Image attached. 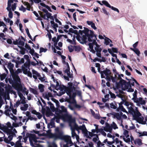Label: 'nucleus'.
<instances>
[{
    "label": "nucleus",
    "mask_w": 147,
    "mask_h": 147,
    "mask_svg": "<svg viewBox=\"0 0 147 147\" xmlns=\"http://www.w3.org/2000/svg\"><path fill=\"white\" fill-rule=\"evenodd\" d=\"M84 34L83 35L82 37L80 36V35H77L76 37L77 40L82 44L86 43L87 38L89 42H92L93 41L92 39L96 35L94 34V32L91 30H89V31H88L86 34Z\"/></svg>",
    "instance_id": "obj_1"
},
{
    "label": "nucleus",
    "mask_w": 147,
    "mask_h": 147,
    "mask_svg": "<svg viewBox=\"0 0 147 147\" xmlns=\"http://www.w3.org/2000/svg\"><path fill=\"white\" fill-rule=\"evenodd\" d=\"M66 118L67 120L69 122V126L71 127L72 137L73 138H74L77 134L75 132L76 129H75L73 126L72 127L71 124L75 122V119L72 118L71 116H67Z\"/></svg>",
    "instance_id": "obj_2"
},
{
    "label": "nucleus",
    "mask_w": 147,
    "mask_h": 147,
    "mask_svg": "<svg viewBox=\"0 0 147 147\" xmlns=\"http://www.w3.org/2000/svg\"><path fill=\"white\" fill-rule=\"evenodd\" d=\"M74 123V125L73 126L74 128L78 131L79 132V130H81L85 136H86L88 135V131L84 124H83L82 125L78 126L75 122L74 123Z\"/></svg>",
    "instance_id": "obj_3"
},
{
    "label": "nucleus",
    "mask_w": 147,
    "mask_h": 147,
    "mask_svg": "<svg viewBox=\"0 0 147 147\" xmlns=\"http://www.w3.org/2000/svg\"><path fill=\"white\" fill-rule=\"evenodd\" d=\"M141 115V113L138 111L136 113V114H135L133 117L134 119L136 120L138 123L142 124H145L146 123V121H143L144 117H140Z\"/></svg>",
    "instance_id": "obj_4"
},
{
    "label": "nucleus",
    "mask_w": 147,
    "mask_h": 147,
    "mask_svg": "<svg viewBox=\"0 0 147 147\" xmlns=\"http://www.w3.org/2000/svg\"><path fill=\"white\" fill-rule=\"evenodd\" d=\"M63 134V133L62 131L55 132L54 134H51V137L54 138L55 140L57 139L62 140L64 136Z\"/></svg>",
    "instance_id": "obj_5"
},
{
    "label": "nucleus",
    "mask_w": 147,
    "mask_h": 147,
    "mask_svg": "<svg viewBox=\"0 0 147 147\" xmlns=\"http://www.w3.org/2000/svg\"><path fill=\"white\" fill-rule=\"evenodd\" d=\"M11 76L14 81V84H16V83H21V81L20 78L16 72H13L11 74Z\"/></svg>",
    "instance_id": "obj_6"
},
{
    "label": "nucleus",
    "mask_w": 147,
    "mask_h": 147,
    "mask_svg": "<svg viewBox=\"0 0 147 147\" xmlns=\"http://www.w3.org/2000/svg\"><path fill=\"white\" fill-rule=\"evenodd\" d=\"M101 74V78H105V76L111 75V72L110 70L106 68L105 70L103 71H100L99 72Z\"/></svg>",
    "instance_id": "obj_7"
},
{
    "label": "nucleus",
    "mask_w": 147,
    "mask_h": 147,
    "mask_svg": "<svg viewBox=\"0 0 147 147\" xmlns=\"http://www.w3.org/2000/svg\"><path fill=\"white\" fill-rule=\"evenodd\" d=\"M26 136L27 137L29 138L30 141H33L36 143L37 142V138L35 134L27 133L26 134Z\"/></svg>",
    "instance_id": "obj_8"
},
{
    "label": "nucleus",
    "mask_w": 147,
    "mask_h": 147,
    "mask_svg": "<svg viewBox=\"0 0 147 147\" xmlns=\"http://www.w3.org/2000/svg\"><path fill=\"white\" fill-rule=\"evenodd\" d=\"M128 112L132 115L133 117L135 114H136L137 112L139 111L138 109V108L137 107H136V110H135L134 109L133 107L132 106L128 107Z\"/></svg>",
    "instance_id": "obj_9"
},
{
    "label": "nucleus",
    "mask_w": 147,
    "mask_h": 147,
    "mask_svg": "<svg viewBox=\"0 0 147 147\" xmlns=\"http://www.w3.org/2000/svg\"><path fill=\"white\" fill-rule=\"evenodd\" d=\"M138 102L136 103L137 105L138 106H140L141 105H145L146 103V101L143 100L142 97H139L138 99L137 100Z\"/></svg>",
    "instance_id": "obj_10"
},
{
    "label": "nucleus",
    "mask_w": 147,
    "mask_h": 147,
    "mask_svg": "<svg viewBox=\"0 0 147 147\" xmlns=\"http://www.w3.org/2000/svg\"><path fill=\"white\" fill-rule=\"evenodd\" d=\"M72 92L73 91L72 88L70 87H66V88H65L64 90V92H62L60 95H61L66 92L68 96L71 95V94L72 93Z\"/></svg>",
    "instance_id": "obj_11"
},
{
    "label": "nucleus",
    "mask_w": 147,
    "mask_h": 147,
    "mask_svg": "<svg viewBox=\"0 0 147 147\" xmlns=\"http://www.w3.org/2000/svg\"><path fill=\"white\" fill-rule=\"evenodd\" d=\"M60 108L61 110L58 109V108H56V112H58L59 114H62V113H66L67 112V109L64 106H61Z\"/></svg>",
    "instance_id": "obj_12"
},
{
    "label": "nucleus",
    "mask_w": 147,
    "mask_h": 147,
    "mask_svg": "<svg viewBox=\"0 0 147 147\" xmlns=\"http://www.w3.org/2000/svg\"><path fill=\"white\" fill-rule=\"evenodd\" d=\"M4 127L3 131L5 132L6 133L7 135L11 134L15 135V134L12 131V130L8 128L7 126Z\"/></svg>",
    "instance_id": "obj_13"
},
{
    "label": "nucleus",
    "mask_w": 147,
    "mask_h": 147,
    "mask_svg": "<svg viewBox=\"0 0 147 147\" xmlns=\"http://www.w3.org/2000/svg\"><path fill=\"white\" fill-rule=\"evenodd\" d=\"M104 129L106 132H111L112 130V126H110L109 123H106V126L104 127Z\"/></svg>",
    "instance_id": "obj_14"
},
{
    "label": "nucleus",
    "mask_w": 147,
    "mask_h": 147,
    "mask_svg": "<svg viewBox=\"0 0 147 147\" xmlns=\"http://www.w3.org/2000/svg\"><path fill=\"white\" fill-rule=\"evenodd\" d=\"M15 88L19 92L21 91L22 89V87L21 83H16V84H14Z\"/></svg>",
    "instance_id": "obj_15"
},
{
    "label": "nucleus",
    "mask_w": 147,
    "mask_h": 147,
    "mask_svg": "<svg viewBox=\"0 0 147 147\" xmlns=\"http://www.w3.org/2000/svg\"><path fill=\"white\" fill-rule=\"evenodd\" d=\"M84 30H80L79 31V33L81 35H82L83 33L86 34L87 33V32L89 31V30H90L87 28L84 27Z\"/></svg>",
    "instance_id": "obj_16"
},
{
    "label": "nucleus",
    "mask_w": 147,
    "mask_h": 147,
    "mask_svg": "<svg viewBox=\"0 0 147 147\" xmlns=\"http://www.w3.org/2000/svg\"><path fill=\"white\" fill-rule=\"evenodd\" d=\"M96 36L95 35V36H94V38L92 39L93 41V44H94V45H95L96 46V47L94 48L95 49H96L97 48H100V46L97 44V42L96 41Z\"/></svg>",
    "instance_id": "obj_17"
},
{
    "label": "nucleus",
    "mask_w": 147,
    "mask_h": 147,
    "mask_svg": "<svg viewBox=\"0 0 147 147\" xmlns=\"http://www.w3.org/2000/svg\"><path fill=\"white\" fill-rule=\"evenodd\" d=\"M14 67V65L13 64L9 63H8V67L9 69L11 74L13 73V72H14L13 69Z\"/></svg>",
    "instance_id": "obj_18"
},
{
    "label": "nucleus",
    "mask_w": 147,
    "mask_h": 147,
    "mask_svg": "<svg viewBox=\"0 0 147 147\" xmlns=\"http://www.w3.org/2000/svg\"><path fill=\"white\" fill-rule=\"evenodd\" d=\"M65 72L67 73L68 76L69 78H71L73 77L72 75L70 74L69 67H67V68L65 70Z\"/></svg>",
    "instance_id": "obj_19"
},
{
    "label": "nucleus",
    "mask_w": 147,
    "mask_h": 147,
    "mask_svg": "<svg viewBox=\"0 0 147 147\" xmlns=\"http://www.w3.org/2000/svg\"><path fill=\"white\" fill-rule=\"evenodd\" d=\"M130 86H131V83L130 81H129L127 82H126V83L124 85V88H123L122 89L123 90H125V89H127L129 87H130Z\"/></svg>",
    "instance_id": "obj_20"
},
{
    "label": "nucleus",
    "mask_w": 147,
    "mask_h": 147,
    "mask_svg": "<svg viewBox=\"0 0 147 147\" xmlns=\"http://www.w3.org/2000/svg\"><path fill=\"white\" fill-rule=\"evenodd\" d=\"M71 140V138L70 137L67 136H64V135L62 140H63L65 141L67 143L70 140Z\"/></svg>",
    "instance_id": "obj_21"
},
{
    "label": "nucleus",
    "mask_w": 147,
    "mask_h": 147,
    "mask_svg": "<svg viewBox=\"0 0 147 147\" xmlns=\"http://www.w3.org/2000/svg\"><path fill=\"white\" fill-rule=\"evenodd\" d=\"M130 49L133 51L138 56H139L140 54V52L138 49H134L132 48H130Z\"/></svg>",
    "instance_id": "obj_22"
},
{
    "label": "nucleus",
    "mask_w": 147,
    "mask_h": 147,
    "mask_svg": "<svg viewBox=\"0 0 147 147\" xmlns=\"http://www.w3.org/2000/svg\"><path fill=\"white\" fill-rule=\"evenodd\" d=\"M48 104L50 105V108L51 110L53 111L54 112L55 111H56V109H55L53 105L51 102H48Z\"/></svg>",
    "instance_id": "obj_23"
},
{
    "label": "nucleus",
    "mask_w": 147,
    "mask_h": 147,
    "mask_svg": "<svg viewBox=\"0 0 147 147\" xmlns=\"http://www.w3.org/2000/svg\"><path fill=\"white\" fill-rule=\"evenodd\" d=\"M29 90L30 91L32 92V93H33L35 95H38V92L36 90V89L32 88L31 87H29Z\"/></svg>",
    "instance_id": "obj_24"
},
{
    "label": "nucleus",
    "mask_w": 147,
    "mask_h": 147,
    "mask_svg": "<svg viewBox=\"0 0 147 147\" xmlns=\"http://www.w3.org/2000/svg\"><path fill=\"white\" fill-rule=\"evenodd\" d=\"M134 142L135 144H137L139 146L141 145L142 143V140L141 139H138L134 141Z\"/></svg>",
    "instance_id": "obj_25"
},
{
    "label": "nucleus",
    "mask_w": 147,
    "mask_h": 147,
    "mask_svg": "<svg viewBox=\"0 0 147 147\" xmlns=\"http://www.w3.org/2000/svg\"><path fill=\"white\" fill-rule=\"evenodd\" d=\"M113 115V117L116 118L118 120H120L121 119V117L119 113H115Z\"/></svg>",
    "instance_id": "obj_26"
},
{
    "label": "nucleus",
    "mask_w": 147,
    "mask_h": 147,
    "mask_svg": "<svg viewBox=\"0 0 147 147\" xmlns=\"http://www.w3.org/2000/svg\"><path fill=\"white\" fill-rule=\"evenodd\" d=\"M28 107V105L27 104H24L23 106L20 107V109L22 111H26L27 110Z\"/></svg>",
    "instance_id": "obj_27"
},
{
    "label": "nucleus",
    "mask_w": 147,
    "mask_h": 147,
    "mask_svg": "<svg viewBox=\"0 0 147 147\" xmlns=\"http://www.w3.org/2000/svg\"><path fill=\"white\" fill-rule=\"evenodd\" d=\"M38 88L41 92H42L44 91V86L41 84H39L38 86Z\"/></svg>",
    "instance_id": "obj_28"
},
{
    "label": "nucleus",
    "mask_w": 147,
    "mask_h": 147,
    "mask_svg": "<svg viewBox=\"0 0 147 147\" xmlns=\"http://www.w3.org/2000/svg\"><path fill=\"white\" fill-rule=\"evenodd\" d=\"M46 108L47 110L46 112V115L47 117H48L50 116L51 112L49 107H46Z\"/></svg>",
    "instance_id": "obj_29"
},
{
    "label": "nucleus",
    "mask_w": 147,
    "mask_h": 147,
    "mask_svg": "<svg viewBox=\"0 0 147 147\" xmlns=\"http://www.w3.org/2000/svg\"><path fill=\"white\" fill-rule=\"evenodd\" d=\"M102 3L103 4L105 5L107 7L111 8V6L110 5V4L108 3V2L105 0H103L102 1Z\"/></svg>",
    "instance_id": "obj_30"
},
{
    "label": "nucleus",
    "mask_w": 147,
    "mask_h": 147,
    "mask_svg": "<svg viewBox=\"0 0 147 147\" xmlns=\"http://www.w3.org/2000/svg\"><path fill=\"white\" fill-rule=\"evenodd\" d=\"M110 42H112V40L109 38L107 37L105 39L104 43L106 45H109Z\"/></svg>",
    "instance_id": "obj_31"
},
{
    "label": "nucleus",
    "mask_w": 147,
    "mask_h": 147,
    "mask_svg": "<svg viewBox=\"0 0 147 147\" xmlns=\"http://www.w3.org/2000/svg\"><path fill=\"white\" fill-rule=\"evenodd\" d=\"M73 47L74 48L75 51L77 52H79L82 50L81 48L79 46H74Z\"/></svg>",
    "instance_id": "obj_32"
},
{
    "label": "nucleus",
    "mask_w": 147,
    "mask_h": 147,
    "mask_svg": "<svg viewBox=\"0 0 147 147\" xmlns=\"http://www.w3.org/2000/svg\"><path fill=\"white\" fill-rule=\"evenodd\" d=\"M66 88V87L64 86L63 85H61L60 86L58 87V88L57 89V90H60L61 91H63V90H64L65 88Z\"/></svg>",
    "instance_id": "obj_33"
},
{
    "label": "nucleus",
    "mask_w": 147,
    "mask_h": 147,
    "mask_svg": "<svg viewBox=\"0 0 147 147\" xmlns=\"http://www.w3.org/2000/svg\"><path fill=\"white\" fill-rule=\"evenodd\" d=\"M21 142V141H17L15 144V147H22Z\"/></svg>",
    "instance_id": "obj_34"
},
{
    "label": "nucleus",
    "mask_w": 147,
    "mask_h": 147,
    "mask_svg": "<svg viewBox=\"0 0 147 147\" xmlns=\"http://www.w3.org/2000/svg\"><path fill=\"white\" fill-rule=\"evenodd\" d=\"M19 47L21 49V50L20 51V53L23 55H24L25 53L26 49L22 47Z\"/></svg>",
    "instance_id": "obj_35"
},
{
    "label": "nucleus",
    "mask_w": 147,
    "mask_h": 147,
    "mask_svg": "<svg viewBox=\"0 0 147 147\" xmlns=\"http://www.w3.org/2000/svg\"><path fill=\"white\" fill-rule=\"evenodd\" d=\"M24 67L28 68L29 70H30V63H28L26 62L24 64Z\"/></svg>",
    "instance_id": "obj_36"
},
{
    "label": "nucleus",
    "mask_w": 147,
    "mask_h": 147,
    "mask_svg": "<svg viewBox=\"0 0 147 147\" xmlns=\"http://www.w3.org/2000/svg\"><path fill=\"white\" fill-rule=\"evenodd\" d=\"M32 71L33 74L35 75L38 77H40L41 76L40 74L35 70L32 69Z\"/></svg>",
    "instance_id": "obj_37"
},
{
    "label": "nucleus",
    "mask_w": 147,
    "mask_h": 147,
    "mask_svg": "<svg viewBox=\"0 0 147 147\" xmlns=\"http://www.w3.org/2000/svg\"><path fill=\"white\" fill-rule=\"evenodd\" d=\"M25 5L27 6L26 9L28 11H30L31 8V5L28 2H25Z\"/></svg>",
    "instance_id": "obj_38"
},
{
    "label": "nucleus",
    "mask_w": 147,
    "mask_h": 147,
    "mask_svg": "<svg viewBox=\"0 0 147 147\" xmlns=\"http://www.w3.org/2000/svg\"><path fill=\"white\" fill-rule=\"evenodd\" d=\"M6 76V75L5 73L0 75V78L1 80L2 81L5 79Z\"/></svg>",
    "instance_id": "obj_39"
},
{
    "label": "nucleus",
    "mask_w": 147,
    "mask_h": 147,
    "mask_svg": "<svg viewBox=\"0 0 147 147\" xmlns=\"http://www.w3.org/2000/svg\"><path fill=\"white\" fill-rule=\"evenodd\" d=\"M76 93L75 92L73 93L72 94V93L71 94V95L69 96V98L71 99H74L76 96Z\"/></svg>",
    "instance_id": "obj_40"
},
{
    "label": "nucleus",
    "mask_w": 147,
    "mask_h": 147,
    "mask_svg": "<svg viewBox=\"0 0 147 147\" xmlns=\"http://www.w3.org/2000/svg\"><path fill=\"white\" fill-rule=\"evenodd\" d=\"M126 81L125 80L123 79L119 81L120 83L121 84V85L122 86H123V85H125V84L126 83Z\"/></svg>",
    "instance_id": "obj_41"
},
{
    "label": "nucleus",
    "mask_w": 147,
    "mask_h": 147,
    "mask_svg": "<svg viewBox=\"0 0 147 147\" xmlns=\"http://www.w3.org/2000/svg\"><path fill=\"white\" fill-rule=\"evenodd\" d=\"M20 39V38H19L18 40V45H20L22 46H24V42L21 40H19Z\"/></svg>",
    "instance_id": "obj_42"
},
{
    "label": "nucleus",
    "mask_w": 147,
    "mask_h": 147,
    "mask_svg": "<svg viewBox=\"0 0 147 147\" xmlns=\"http://www.w3.org/2000/svg\"><path fill=\"white\" fill-rule=\"evenodd\" d=\"M7 10L9 11L8 16L10 18H13V14L12 12L11 11V9L8 10Z\"/></svg>",
    "instance_id": "obj_43"
},
{
    "label": "nucleus",
    "mask_w": 147,
    "mask_h": 147,
    "mask_svg": "<svg viewBox=\"0 0 147 147\" xmlns=\"http://www.w3.org/2000/svg\"><path fill=\"white\" fill-rule=\"evenodd\" d=\"M120 110L122 112H125L126 113H127V112L126 110L123 107V105H120Z\"/></svg>",
    "instance_id": "obj_44"
},
{
    "label": "nucleus",
    "mask_w": 147,
    "mask_h": 147,
    "mask_svg": "<svg viewBox=\"0 0 147 147\" xmlns=\"http://www.w3.org/2000/svg\"><path fill=\"white\" fill-rule=\"evenodd\" d=\"M76 95H77L79 96L80 97H82V92L81 91L76 90Z\"/></svg>",
    "instance_id": "obj_45"
},
{
    "label": "nucleus",
    "mask_w": 147,
    "mask_h": 147,
    "mask_svg": "<svg viewBox=\"0 0 147 147\" xmlns=\"http://www.w3.org/2000/svg\"><path fill=\"white\" fill-rule=\"evenodd\" d=\"M26 32V33L29 37L30 38L31 40H32V37L31 36L29 31V30L28 28H26L25 29Z\"/></svg>",
    "instance_id": "obj_46"
},
{
    "label": "nucleus",
    "mask_w": 147,
    "mask_h": 147,
    "mask_svg": "<svg viewBox=\"0 0 147 147\" xmlns=\"http://www.w3.org/2000/svg\"><path fill=\"white\" fill-rule=\"evenodd\" d=\"M102 12L105 15H108L109 14V13L107 11L105 7L102 8Z\"/></svg>",
    "instance_id": "obj_47"
},
{
    "label": "nucleus",
    "mask_w": 147,
    "mask_h": 147,
    "mask_svg": "<svg viewBox=\"0 0 147 147\" xmlns=\"http://www.w3.org/2000/svg\"><path fill=\"white\" fill-rule=\"evenodd\" d=\"M22 70L23 71V73L25 74H27L28 72V69L27 68H26L24 67H22Z\"/></svg>",
    "instance_id": "obj_48"
},
{
    "label": "nucleus",
    "mask_w": 147,
    "mask_h": 147,
    "mask_svg": "<svg viewBox=\"0 0 147 147\" xmlns=\"http://www.w3.org/2000/svg\"><path fill=\"white\" fill-rule=\"evenodd\" d=\"M47 51V49H44L43 47H40V53H41L43 52H45Z\"/></svg>",
    "instance_id": "obj_49"
},
{
    "label": "nucleus",
    "mask_w": 147,
    "mask_h": 147,
    "mask_svg": "<svg viewBox=\"0 0 147 147\" xmlns=\"http://www.w3.org/2000/svg\"><path fill=\"white\" fill-rule=\"evenodd\" d=\"M138 99V98H137V96H133V97L132 98L134 102H138L137 100Z\"/></svg>",
    "instance_id": "obj_50"
},
{
    "label": "nucleus",
    "mask_w": 147,
    "mask_h": 147,
    "mask_svg": "<svg viewBox=\"0 0 147 147\" xmlns=\"http://www.w3.org/2000/svg\"><path fill=\"white\" fill-rule=\"evenodd\" d=\"M123 139L126 143H129L130 141V139L129 138H128L127 139H126L124 137H123Z\"/></svg>",
    "instance_id": "obj_51"
},
{
    "label": "nucleus",
    "mask_w": 147,
    "mask_h": 147,
    "mask_svg": "<svg viewBox=\"0 0 147 147\" xmlns=\"http://www.w3.org/2000/svg\"><path fill=\"white\" fill-rule=\"evenodd\" d=\"M21 102L19 100H18L15 104H14L13 106L14 107H18L19 105L20 104Z\"/></svg>",
    "instance_id": "obj_52"
},
{
    "label": "nucleus",
    "mask_w": 147,
    "mask_h": 147,
    "mask_svg": "<svg viewBox=\"0 0 147 147\" xmlns=\"http://www.w3.org/2000/svg\"><path fill=\"white\" fill-rule=\"evenodd\" d=\"M73 47L71 45L70 46H69L68 47V48L69 50V52L70 53L72 52L74 50V49L72 48Z\"/></svg>",
    "instance_id": "obj_53"
},
{
    "label": "nucleus",
    "mask_w": 147,
    "mask_h": 147,
    "mask_svg": "<svg viewBox=\"0 0 147 147\" xmlns=\"http://www.w3.org/2000/svg\"><path fill=\"white\" fill-rule=\"evenodd\" d=\"M92 43H89L88 44V46L90 50L92 49H93L94 44H93V41H92Z\"/></svg>",
    "instance_id": "obj_54"
},
{
    "label": "nucleus",
    "mask_w": 147,
    "mask_h": 147,
    "mask_svg": "<svg viewBox=\"0 0 147 147\" xmlns=\"http://www.w3.org/2000/svg\"><path fill=\"white\" fill-rule=\"evenodd\" d=\"M26 8L24 7L23 5H22L21 7L19 8V10L22 11L23 12H25L26 11Z\"/></svg>",
    "instance_id": "obj_55"
},
{
    "label": "nucleus",
    "mask_w": 147,
    "mask_h": 147,
    "mask_svg": "<svg viewBox=\"0 0 147 147\" xmlns=\"http://www.w3.org/2000/svg\"><path fill=\"white\" fill-rule=\"evenodd\" d=\"M16 3H14L12 5L11 7L12 10L13 11H14L16 9Z\"/></svg>",
    "instance_id": "obj_56"
},
{
    "label": "nucleus",
    "mask_w": 147,
    "mask_h": 147,
    "mask_svg": "<svg viewBox=\"0 0 147 147\" xmlns=\"http://www.w3.org/2000/svg\"><path fill=\"white\" fill-rule=\"evenodd\" d=\"M96 65V67L98 68V70L99 72H100V63H97L95 64Z\"/></svg>",
    "instance_id": "obj_57"
},
{
    "label": "nucleus",
    "mask_w": 147,
    "mask_h": 147,
    "mask_svg": "<svg viewBox=\"0 0 147 147\" xmlns=\"http://www.w3.org/2000/svg\"><path fill=\"white\" fill-rule=\"evenodd\" d=\"M11 3L10 2H7V7L6 8V9L7 10H8L11 9L10 7L11 6Z\"/></svg>",
    "instance_id": "obj_58"
},
{
    "label": "nucleus",
    "mask_w": 147,
    "mask_h": 147,
    "mask_svg": "<svg viewBox=\"0 0 147 147\" xmlns=\"http://www.w3.org/2000/svg\"><path fill=\"white\" fill-rule=\"evenodd\" d=\"M26 116L28 117V119H27L26 121V122L28 121V119L31 117V116L30 115V112L28 111H27L26 112Z\"/></svg>",
    "instance_id": "obj_59"
},
{
    "label": "nucleus",
    "mask_w": 147,
    "mask_h": 147,
    "mask_svg": "<svg viewBox=\"0 0 147 147\" xmlns=\"http://www.w3.org/2000/svg\"><path fill=\"white\" fill-rule=\"evenodd\" d=\"M111 107L114 109H117V107L112 102L110 104Z\"/></svg>",
    "instance_id": "obj_60"
},
{
    "label": "nucleus",
    "mask_w": 147,
    "mask_h": 147,
    "mask_svg": "<svg viewBox=\"0 0 147 147\" xmlns=\"http://www.w3.org/2000/svg\"><path fill=\"white\" fill-rule=\"evenodd\" d=\"M49 147H57V146L55 142H53L51 145L49 146Z\"/></svg>",
    "instance_id": "obj_61"
},
{
    "label": "nucleus",
    "mask_w": 147,
    "mask_h": 147,
    "mask_svg": "<svg viewBox=\"0 0 147 147\" xmlns=\"http://www.w3.org/2000/svg\"><path fill=\"white\" fill-rule=\"evenodd\" d=\"M18 94L20 98L21 99H22L23 98V97H24L23 96V94L20 91L18 92Z\"/></svg>",
    "instance_id": "obj_62"
},
{
    "label": "nucleus",
    "mask_w": 147,
    "mask_h": 147,
    "mask_svg": "<svg viewBox=\"0 0 147 147\" xmlns=\"http://www.w3.org/2000/svg\"><path fill=\"white\" fill-rule=\"evenodd\" d=\"M26 98L25 97H23V98L22 99V100L21 101V103L23 104H26V102L25 101Z\"/></svg>",
    "instance_id": "obj_63"
},
{
    "label": "nucleus",
    "mask_w": 147,
    "mask_h": 147,
    "mask_svg": "<svg viewBox=\"0 0 147 147\" xmlns=\"http://www.w3.org/2000/svg\"><path fill=\"white\" fill-rule=\"evenodd\" d=\"M112 49L113 52L116 53H118V49L117 48L112 47Z\"/></svg>",
    "instance_id": "obj_64"
}]
</instances>
